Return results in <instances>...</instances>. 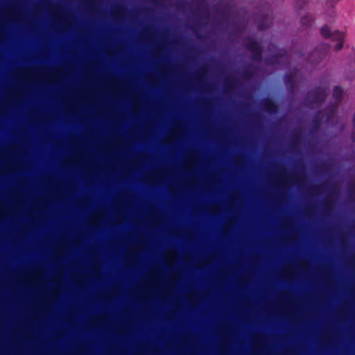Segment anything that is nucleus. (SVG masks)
<instances>
[{"label": "nucleus", "mask_w": 355, "mask_h": 355, "mask_svg": "<svg viewBox=\"0 0 355 355\" xmlns=\"http://www.w3.org/2000/svg\"><path fill=\"white\" fill-rule=\"evenodd\" d=\"M321 35L326 39H331L336 41L337 44L334 46V50L339 51L343 46L345 34L338 31H331L327 25H324L320 28Z\"/></svg>", "instance_id": "1"}, {"label": "nucleus", "mask_w": 355, "mask_h": 355, "mask_svg": "<svg viewBox=\"0 0 355 355\" xmlns=\"http://www.w3.org/2000/svg\"><path fill=\"white\" fill-rule=\"evenodd\" d=\"M330 48V45L327 43L321 44L308 55L307 62L312 64H318L327 55Z\"/></svg>", "instance_id": "2"}, {"label": "nucleus", "mask_w": 355, "mask_h": 355, "mask_svg": "<svg viewBox=\"0 0 355 355\" xmlns=\"http://www.w3.org/2000/svg\"><path fill=\"white\" fill-rule=\"evenodd\" d=\"M245 47L252 53V60L260 62L263 59V47L262 44L254 38L248 37L245 42Z\"/></svg>", "instance_id": "3"}, {"label": "nucleus", "mask_w": 355, "mask_h": 355, "mask_svg": "<svg viewBox=\"0 0 355 355\" xmlns=\"http://www.w3.org/2000/svg\"><path fill=\"white\" fill-rule=\"evenodd\" d=\"M268 50L271 53L265 60L268 64H279L280 59L285 57L287 54L286 49H280L273 43H270L268 45Z\"/></svg>", "instance_id": "4"}, {"label": "nucleus", "mask_w": 355, "mask_h": 355, "mask_svg": "<svg viewBox=\"0 0 355 355\" xmlns=\"http://www.w3.org/2000/svg\"><path fill=\"white\" fill-rule=\"evenodd\" d=\"M327 94L324 88L316 87L309 90L305 97L307 104L322 103L326 98Z\"/></svg>", "instance_id": "5"}, {"label": "nucleus", "mask_w": 355, "mask_h": 355, "mask_svg": "<svg viewBox=\"0 0 355 355\" xmlns=\"http://www.w3.org/2000/svg\"><path fill=\"white\" fill-rule=\"evenodd\" d=\"M191 4V10L195 15L200 17L205 13V18H208L209 6L207 0H192Z\"/></svg>", "instance_id": "6"}, {"label": "nucleus", "mask_w": 355, "mask_h": 355, "mask_svg": "<svg viewBox=\"0 0 355 355\" xmlns=\"http://www.w3.org/2000/svg\"><path fill=\"white\" fill-rule=\"evenodd\" d=\"M272 12H269V10H268L267 13H263L261 15L259 16L256 19L255 21L258 29L260 31H264L269 28L272 24Z\"/></svg>", "instance_id": "7"}, {"label": "nucleus", "mask_w": 355, "mask_h": 355, "mask_svg": "<svg viewBox=\"0 0 355 355\" xmlns=\"http://www.w3.org/2000/svg\"><path fill=\"white\" fill-rule=\"evenodd\" d=\"M324 117V115L322 110H318L315 113L311 121V134H314L320 130Z\"/></svg>", "instance_id": "8"}, {"label": "nucleus", "mask_w": 355, "mask_h": 355, "mask_svg": "<svg viewBox=\"0 0 355 355\" xmlns=\"http://www.w3.org/2000/svg\"><path fill=\"white\" fill-rule=\"evenodd\" d=\"M261 107L270 114H275L278 112L277 104L272 98L269 97L262 99Z\"/></svg>", "instance_id": "9"}, {"label": "nucleus", "mask_w": 355, "mask_h": 355, "mask_svg": "<svg viewBox=\"0 0 355 355\" xmlns=\"http://www.w3.org/2000/svg\"><path fill=\"white\" fill-rule=\"evenodd\" d=\"M285 85L290 93H293L296 87L295 76L293 73H287L284 76Z\"/></svg>", "instance_id": "10"}, {"label": "nucleus", "mask_w": 355, "mask_h": 355, "mask_svg": "<svg viewBox=\"0 0 355 355\" xmlns=\"http://www.w3.org/2000/svg\"><path fill=\"white\" fill-rule=\"evenodd\" d=\"M294 8L298 15H301L302 11H306L309 8V0H296Z\"/></svg>", "instance_id": "11"}, {"label": "nucleus", "mask_w": 355, "mask_h": 355, "mask_svg": "<svg viewBox=\"0 0 355 355\" xmlns=\"http://www.w3.org/2000/svg\"><path fill=\"white\" fill-rule=\"evenodd\" d=\"M343 94V89H342L341 87L337 85L333 88L332 96L335 100V103L333 104L332 105H336V107L338 106L340 103L342 101Z\"/></svg>", "instance_id": "12"}, {"label": "nucleus", "mask_w": 355, "mask_h": 355, "mask_svg": "<svg viewBox=\"0 0 355 355\" xmlns=\"http://www.w3.org/2000/svg\"><path fill=\"white\" fill-rule=\"evenodd\" d=\"M337 107L336 105H332L327 107L326 123H330L334 119Z\"/></svg>", "instance_id": "13"}, {"label": "nucleus", "mask_w": 355, "mask_h": 355, "mask_svg": "<svg viewBox=\"0 0 355 355\" xmlns=\"http://www.w3.org/2000/svg\"><path fill=\"white\" fill-rule=\"evenodd\" d=\"M301 24L305 28H309L314 22V17L311 15H304L301 18Z\"/></svg>", "instance_id": "14"}, {"label": "nucleus", "mask_w": 355, "mask_h": 355, "mask_svg": "<svg viewBox=\"0 0 355 355\" xmlns=\"http://www.w3.org/2000/svg\"><path fill=\"white\" fill-rule=\"evenodd\" d=\"M254 69H252V67H249L246 68L243 71L242 77L245 80H250V79H251L254 76Z\"/></svg>", "instance_id": "15"}, {"label": "nucleus", "mask_w": 355, "mask_h": 355, "mask_svg": "<svg viewBox=\"0 0 355 355\" xmlns=\"http://www.w3.org/2000/svg\"><path fill=\"white\" fill-rule=\"evenodd\" d=\"M216 12H217L218 13H219L220 15H221L223 17H224V16H225V10H224V9H223V8H220V7L218 6V4H217V5L216 6Z\"/></svg>", "instance_id": "16"}, {"label": "nucleus", "mask_w": 355, "mask_h": 355, "mask_svg": "<svg viewBox=\"0 0 355 355\" xmlns=\"http://www.w3.org/2000/svg\"><path fill=\"white\" fill-rule=\"evenodd\" d=\"M351 138L352 139L355 141V130L354 132H352L351 134Z\"/></svg>", "instance_id": "17"}, {"label": "nucleus", "mask_w": 355, "mask_h": 355, "mask_svg": "<svg viewBox=\"0 0 355 355\" xmlns=\"http://www.w3.org/2000/svg\"><path fill=\"white\" fill-rule=\"evenodd\" d=\"M352 121H353L354 125H355V112H354V114L353 115Z\"/></svg>", "instance_id": "18"}, {"label": "nucleus", "mask_w": 355, "mask_h": 355, "mask_svg": "<svg viewBox=\"0 0 355 355\" xmlns=\"http://www.w3.org/2000/svg\"><path fill=\"white\" fill-rule=\"evenodd\" d=\"M294 137L295 139H298L299 135H297V134L295 135Z\"/></svg>", "instance_id": "19"}, {"label": "nucleus", "mask_w": 355, "mask_h": 355, "mask_svg": "<svg viewBox=\"0 0 355 355\" xmlns=\"http://www.w3.org/2000/svg\"><path fill=\"white\" fill-rule=\"evenodd\" d=\"M302 171L304 170V165H302Z\"/></svg>", "instance_id": "20"}, {"label": "nucleus", "mask_w": 355, "mask_h": 355, "mask_svg": "<svg viewBox=\"0 0 355 355\" xmlns=\"http://www.w3.org/2000/svg\"><path fill=\"white\" fill-rule=\"evenodd\" d=\"M232 81H233V83H236V80L235 79H233Z\"/></svg>", "instance_id": "21"}]
</instances>
